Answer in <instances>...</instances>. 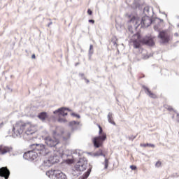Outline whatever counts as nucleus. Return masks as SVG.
Wrapping results in <instances>:
<instances>
[{"label":"nucleus","mask_w":179,"mask_h":179,"mask_svg":"<svg viewBox=\"0 0 179 179\" xmlns=\"http://www.w3.org/2000/svg\"><path fill=\"white\" fill-rule=\"evenodd\" d=\"M34 150L36 153H39V155H43V156H45L48 153L47 149H45V145L43 144H36Z\"/></svg>","instance_id":"0eeeda50"},{"label":"nucleus","mask_w":179,"mask_h":179,"mask_svg":"<svg viewBox=\"0 0 179 179\" xmlns=\"http://www.w3.org/2000/svg\"><path fill=\"white\" fill-rule=\"evenodd\" d=\"M169 111H173L174 109L171 107L168 108Z\"/></svg>","instance_id":"473e14b6"},{"label":"nucleus","mask_w":179,"mask_h":179,"mask_svg":"<svg viewBox=\"0 0 179 179\" xmlns=\"http://www.w3.org/2000/svg\"><path fill=\"white\" fill-rule=\"evenodd\" d=\"M108 122L110 124H113V125H115V122H114V120H113V115H108Z\"/></svg>","instance_id":"4be33fe9"},{"label":"nucleus","mask_w":179,"mask_h":179,"mask_svg":"<svg viewBox=\"0 0 179 179\" xmlns=\"http://www.w3.org/2000/svg\"><path fill=\"white\" fill-rule=\"evenodd\" d=\"M108 163H109L108 159L106 158L105 161H104V166H105L104 169H108Z\"/></svg>","instance_id":"393cba45"},{"label":"nucleus","mask_w":179,"mask_h":179,"mask_svg":"<svg viewBox=\"0 0 179 179\" xmlns=\"http://www.w3.org/2000/svg\"><path fill=\"white\" fill-rule=\"evenodd\" d=\"M10 176V171L8 169V167H1L0 169V177H4L5 179H8Z\"/></svg>","instance_id":"1a4fd4ad"},{"label":"nucleus","mask_w":179,"mask_h":179,"mask_svg":"<svg viewBox=\"0 0 179 179\" xmlns=\"http://www.w3.org/2000/svg\"><path fill=\"white\" fill-rule=\"evenodd\" d=\"M90 173H92V168H90L87 172H85L83 176H81L79 179H86L89 176H90Z\"/></svg>","instance_id":"6ab92c4d"},{"label":"nucleus","mask_w":179,"mask_h":179,"mask_svg":"<svg viewBox=\"0 0 179 179\" xmlns=\"http://www.w3.org/2000/svg\"><path fill=\"white\" fill-rule=\"evenodd\" d=\"M155 166H156L157 167H161V166H162V162L158 161V162L155 164Z\"/></svg>","instance_id":"a878e982"},{"label":"nucleus","mask_w":179,"mask_h":179,"mask_svg":"<svg viewBox=\"0 0 179 179\" xmlns=\"http://www.w3.org/2000/svg\"><path fill=\"white\" fill-rule=\"evenodd\" d=\"M38 117L39 118V120H41V121H45V120L48 118V115H47V113L42 112L38 114Z\"/></svg>","instance_id":"a211bd4d"},{"label":"nucleus","mask_w":179,"mask_h":179,"mask_svg":"<svg viewBox=\"0 0 179 179\" xmlns=\"http://www.w3.org/2000/svg\"><path fill=\"white\" fill-rule=\"evenodd\" d=\"M85 82L86 83H89V82H90L88 79H85Z\"/></svg>","instance_id":"72a5a7b5"},{"label":"nucleus","mask_w":179,"mask_h":179,"mask_svg":"<svg viewBox=\"0 0 179 179\" xmlns=\"http://www.w3.org/2000/svg\"><path fill=\"white\" fill-rule=\"evenodd\" d=\"M143 44H147V45H155V38L152 36L145 37L142 40Z\"/></svg>","instance_id":"9b49d317"},{"label":"nucleus","mask_w":179,"mask_h":179,"mask_svg":"<svg viewBox=\"0 0 179 179\" xmlns=\"http://www.w3.org/2000/svg\"><path fill=\"white\" fill-rule=\"evenodd\" d=\"M129 23H132L134 26L139 27L141 24V18L138 15H133L129 20Z\"/></svg>","instance_id":"f8f14e48"},{"label":"nucleus","mask_w":179,"mask_h":179,"mask_svg":"<svg viewBox=\"0 0 179 179\" xmlns=\"http://www.w3.org/2000/svg\"><path fill=\"white\" fill-rule=\"evenodd\" d=\"M46 176H48V177L51 179H52V177H57V170H50L47 171Z\"/></svg>","instance_id":"f3484780"},{"label":"nucleus","mask_w":179,"mask_h":179,"mask_svg":"<svg viewBox=\"0 0 179 179\" xmlns=\"http://www.w3.org/2000/svg\"><path fill=\"white\" fill-rule=\"evenodd\" d=\"M60 132L61 133L59 134L58 131H54V135L57 136H62V135H64V131L61 130Z\"/></svg>","instance_id":"b1692460"},{"label":"nucleus","mask_w":179,"mask_h":179,"mask_svg":"<svg viewBox=\"0 0 179 179\" xmlns=\"http://www.w3.org/2000/svg\"><path fill=\"white\" fill-rule=\"evenodd\" d=\"M129 19H131V15H127Z\"/></svg>","instance_id":"f704fd0d"},{"label":"nucleus","mask_w":179,"mask_h":179,"mask_svg":"<svg viewBox=\"0 0 179 179\" xmlns=\"http://www.w3.org/2000/svg\"><path fill=\"white\" fill-rule=\"evenodd\" d=\"M140 146L141 148H155V145L154 144H150V143H141L140 144Z\"/></svg>","instance_id":"412c9836"},{"label":"nucleus","mask_w":179,"mask_h":179,"mask_svg":"<svg viewBox=\"0 0 179 179\" xmlns=\"http://www.w3.org/2000/svg\"><path fill=\"white\" fill-rule=\"evenodd\" d=\"M12 131L13 138H17L18 136H22L23 134H26V135H33V134L37 131V127L36 124H33L31 122H24L20 120L13 125Z\"/></svg>","instance_id":"f257e3e1"},{"label":"nucleus","mask_w":179,"mask_h":179,"mask_svg":"<svg viewBox=\"0 0 179 179\" xmlns=\"http://www.w3.org/2000/svg\"><path fill=\"white\" fill-rule=\"evenodd\" d=\"M58 113L59 117H61V115H62V117H65L66 115H68V109L65 108H61L54 111V114H58Z\"/></svg>","instance_id":"ddd939ff"},{"label":"nucleus","mask_w":179,"mask_h":179,"mask_svg":"<svg viewBox=\"0 0 179 179\" xmlns=\"http://www.w3.org/2000/svg\"><path fill=\"white\" fill-rule=\"evenodd\" d=\"M58 121H59V122H65V119L59 117L58 119Z\"/></svg>","instance_id":"c85d7f7f"},{"label":"nucleus","mask_w":179,"mask_h":179,"mask_svg":"<svg viewBox=\"0 0 179 179\" xmlns=\"http://www.w3.org/2000/svg\"><path fill=\"white\" fill-rule=\"evenodd\" d=\"M158 37L162 44H167L170 41V34L167 31H160Z\"/></svg>","instance_id":"39448f33"},{"label":"nucleus","mask_w":179,"mask_h":179,"mask_svg":"<svg viewBox=\"0 0 179 179\" xmlns=\"http://www.w3.org/2000/svg\"><path fill=\"white\" fill-rule=\"evenodd\" d=\"M98 127L99 129V135L98 136L94 137L92 138V143L94 148H99L103 146L104 141L107 139V134L105 132H103V128L100 124H98Z\"/></svg>","instance_id":"20e7f679"},{"label":"nucleus","mask_w":179,"mask_h":179,"mask_svg":"<svg viewBox=\"0 0 179 179\" xmlns=\"http://www.w3.org/2000/svg\"><path fill=\"white\" fill-rule=\"evenodd\" d=\"M45 142L49 148H53V155L55 156H64V148L62 146H59L61 145V141L59 139L55 138V136H47L45 138Z\"/></svg>","instance_id":"f03ea898"},{"label":"nucleus","mask_w":179,"mask_h":179,"mask_svg":"<svg viewBox=\"0 0 179 179\" xmlns=\"http://www.w3.org/2000/svg\"><path fill=\"white\" fill-rule=\"evenodd\" d=\"M87 169V160L81 158L76 162L74 169L72 171V174L74 177H79L82 171H85Z\"/></svg>","instance_id":"7ed1b4c3"},{"label":"nucleus","mask_w":179,"mask_h":179,"mask_svg":"<svg viewBox=\"0 0 179 179\" xmlns=\"http://www.w3.org/2000/svg\"><path fill=\"white\" fill-rule=\"evenodd\" d=\"M55 157H62V156H55V155L53 154L51 155L49 157H48L46 159L43 161V166L44 167H51L54 163H57V159Z\"/></svg>","instance_id":"423d86ee"},{"label":"nucleus","mask_w":179,"mask_h":179,"mask_svg":"<svg viewBox=\"0 0 179 179\" xmlns=\"http://www.w3.org/2000/svg\"><path fill=\"white\" fill-rule=\"evenodd\" d=\"M31 58H32V59H36V55H35V54H33V55H31Z\"/></svg>","instance_id":"2f4dec72"},{"label":"nucleus","mask_w":179,"mask_h":179,"mask_svg":"<svg viewBox=\"0 0 179 179\" xmlns=\"http://www.w3.org/2000/svg\"><path fill=\"white\" fill-rule=\"evenodd\" d=\"M76 117H78V118L80 117L79 115H76Z\"/></svg>","instance_id":"c9c22d12"},{"label":"nucleus","mask_w":179,"mask_h":179,"mask_svg":"<svg viewBox=\"0 0 179 179\" xmlns=\"http://www.w3.org/2000/svg\"><path fill=\"white\" fill-rule=\"evenodd\" d=\"M89 23H92V24H94V20H89Z\"/></svg>","instance_id":"7c9ffc66"},{"label":"nucleus","mask_w":179,"mask_h":179,"mask_svg":"<svg viewBox=\"0 0 179 179\" xmlns=\"http://www.w3.org/2000/svg\"><path fill=\"white\" fill-rule=\"evenodd\" d=\"M93 51V45H90V52H92Z\"/></svg>","instance_id":"c756f323"},{"label":"nucleus","mask_w":179,"mask_h":179,"mask_svg":"<svg viewBox=\"0 0 179 179\" xmlns=\"http://www.w3.org/2000/svg\"><path fill=\"white\" fill-rule=\"evenodd\" d=\"M87 13H88L90 16H92V15H93V11H92V10H91L90 8H89V9L87 10Z\"/></svg>","instance_id":"bb28decb"},{"label":"nucleus","mask_w":179,"mask_h":179,"mask_svg":"<svg viewBox=\"0 0 179 179\" xmlns=\"http://www.w3.org/2000/svg\"><path fill=\"white\" fill-rule=\"evenodd\" d=\"M94 155L95 156H103L104 157H106V155L103 154V151L101 150H99V152H95Z\"/></svg>","instance_id":"5701e85b"},{"label":"nucleus","mask_w":179,"mask_h":179,"mask_svg":"<svg viewBox=\"0 0 179 179\" xmlns=\"http://www.w3.org/2000/svg\"><path fill=\"white\" fill-rule=\"evenodd\" d=\"M12 147L8 146H0V153L1 155H6V153H9V152H12Z\"/></svg>","instance_id":"4468645a"},{"label":"nucleus","mask_w":179,"mask_h":179,"mask_svg":"<svg viewBox=\"0 0 179 179\" xmlns=\"http://www.w3.org/2000/svg\"><path fill=\"white\" fill-rule=\"evenodd\" d=\"M142 27H149L152 24V20L149 17H143L141 21Z\"/></svg>","instance_id":"9d476101"},{"label":"nucleus","mask_w":179,"mask_h":179,"mask_svg":"<svg viewBox=\"0 0 179 179\" xmlns=\"http://www.w3.org/2000/svg\"><path fill=\"white\" fill-rule=\"evenodd\" d=\"M66 178V176L61 171H56V176L52 177V179H65Z\"/></svg>","instance_id":"dca6fc26"},{"label":"nucleus","mask_w":179,"mask_h":179,"mask_svg":"<svg viewBox=\"0 0 179 179\" xmlns=\"http://www.w3.org/2000/svg\"><path fill=\"white\" fill-rule=\"evenodd\" d=\"M37 156H38V153L34 150H31L25 152L23 157L26 160H35V159H37Z\"/></svg>","instance_id":"6e6552de"},{"label":"nucleus","mask_w":179,"mask_h":179,"mask_svg":"<svg viewBox=\"0 0 179 179\" xmlns=\"http://www.w3.org/2000/svg\"><path fill=\"white\" fill-rule=\"evenodd\" d=\"M145 90L147 92V94H148L149 96L151 97V99H157V96L156 95V94L150 91L149 88H145Z\"/></svg>","instance_id":"aec40b11"},{"label":"nucleus","mask_w":179,"mask_h":179,"mask_svg":"<svg viewBox=\"0 0 179 179\" xmlns=\"http://www.w3.org/2000/svg\"><path fill=\"white\" fill-rule=\"evenodd\" d=\"M134 37H137V39L133 41L134 47V48H139V47H141V43H142L141 36L135 35Z\"/></svg>","instance_id":"2eb2a0df"},{"label":"nucleus","mask_w":179,"mask_h":179,"mask_svg":"<svg viewBox=\"0 0 179 179\" xmlns=\"http://www.w3.org/2000/svg\"><path fill=\"white\" fill-rule=\"evenodd\" d=\"M130 169H131V170H136V166H135V165H131V166H130Z\"/></svg>","instance_id":"cd10ccee"}]
</instances>
